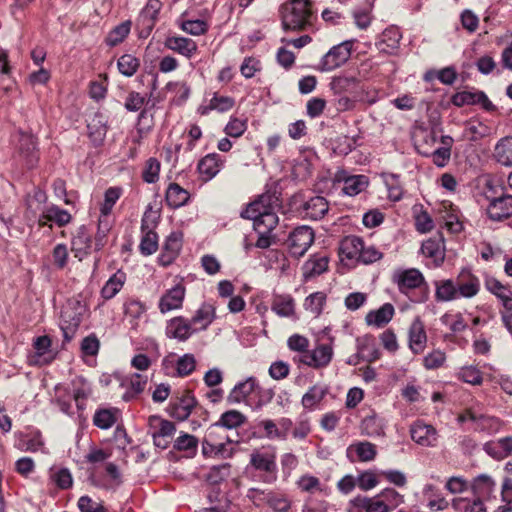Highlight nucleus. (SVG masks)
Instances as JSON below:
<instances>
[{
	"label": "nucleus",
	"mask_w": 512,
	"mask_h": 512,
	"mask_svg": "<svg viewBox=\"0 0 512 512\" xmlns=\"http://www.w3.org/2000/svg\"><path fill=\"white\" fill-rule=\"evenodd\" d=\"M274 490H262L258 488H251L247 490L246 497L253 502L256 507L267 505Z\"/></svg>",
	"instance_id": "nucleus-61"
},
{
	"label": "nucleus",
	"mask_w": 512,
	"mask_h": 512,
	"mask_svg": "<svg viewBox=\"0 0 512 512\" xmlns=\"http://www.w3.org/2000/svg\"><path fill=\"white\" fill-rule=\"evenodd\" d=\"M455 283L459 297L470 298L479 293L480 280L468 269L458 274Z\"/></svg>",
	"instance_id": "nucleus-20"
},
{
	"label": "nucleus",
	"mask_w": 512,
	"mask_h": 512,
	"mask_svg": "<svg viewBox=\"0 0 512 512\" xmlns=\"http://www.w3.org/2000/svg\"><path fill=\"white\" fill-rule=\"evenodd\" d=\"M78 508L81 512H108L107 508L101 502H95L87 495H83L78 500Z\"/></svg>",
	"instance_id": "nucleus-64"
},
{
	"label": "nucleus",
	"mask_w": 512,
	"mask_h": 512,
	"mask_svg": "<svg viewBox=\"0 0 512 512\" xmlns=\"http://www.w3.org/2000/svg\"><path fill=\"white\" fill-rule=\"evenodd\" d=\"M272 311L282 318H290L295 314V301L289 294H276L271 303Z\"/></svg>",
	"instance_id": "nucleus-27"
},
{
	"label": "nucleus",
	"mask_w": 512,
	"mask_h": 512,
	"mask_svg": "<svg viewBox=\"0 0 512 512\" xmlns=\"http://www.w3.org/2000/svg\"><path fill=\"white\" fill-rule=\"evenodd\" d=\"M359 79L354 76H336L330 82V88L334 95L353 93L359 85Z\"/></svg>",
	"instance_id": "nucleus-36"
},
{
	"label": "nucleus",
	"mask_w": 512,
	"mask_h": 512,
	"mask_svg": "<svg viewBox=\"0 0 512 512\" xmlns=\"http://www.w3.org/2000/svg\"><path fill=\"white\" fill-rule=\"evenodd\" d=\"M276 228L277 226H269L266 232H258V238L255 246L260 249H267L271 245L281 244L283 238H281L277 232H274Z\"/></svg>",
	"instance_id": "nucleus-52"
},
{
	"label": "nucleus",
	"mask_w": 512,
	"mask_h": 512,
	"mask_svg": "<svg viewBox=\"0 0 512 512\" xmlns=\"http://www.w3.org/2000/svg\"><path fill=\"white\" fill-rule=\"evenodd\" d=\"M42 216L46 221L54 222L55 224H68L72 219L68 211L55 205L43 210Z\"/></svg>",
	"instance_id": "nucleus-51"
},
{
	"label": "nucleus",
	"mask_w": 512,
	"mask_h": 512,
	"mask_svg": "<svg viewBox=\"0 0 512 512\" xmlns=\"http://www.w3.org/2000/svg\"><path fill=\"white\" fill-rule=\"evenodd\" d=\"M42 446L43 440L40 431L22 435L15 444V447L21 452L31 453H36Z\"/></svg>",
	"instance_id": "nucleus-41"
},
{
	"label": "nucleus",
	"mask_w": 512,
	"mask_h": 512,
	"mask_svg": "<svg viewBox=\"0 0 512 512\" xmlns=\"http://www.w3.org/2000/svg\"><path fill=\"white\" fill-rule=\"evenodd\" d=\"M411 438L414 442L425 447L437 445L438 432L432 425L426 424L423 420H417L410 429Z\"/></svg>",
	"instance_id": "nucleus-15"
},
{
	"label": "nucleus",
	"mask_w": 512,
	"mask_h": 512,
	"mask_svg": "<svg viewBox=\"0 0 512 512\" xmlns=\"http://www.w3.org/2000/svg\"><path fill=\"white\" fill-rule=\"evenodd\" d=\"M204 438L207 441L213 442L219 446H224L226 448L228 444L232 443V440L229 438L226 430L217 425H211L209 428H207Z\"/></svg>",
	"instance_id": "nucleus-55"
},
{
	"label": "nucleus",
	"mask_w": 512,
	"mask_h": 512,
	"mask_svg": "<svg viewBox=\"0 0 512 512\" xmlns=\"http://www.w3.org/2000/svg\"><path fill=\"white\" fill-rule=\"evenodd\" d=\"M126 282V273L119 269L113 273L100 290V296L105 301L111 300L120 293Z\"/></svg>",
	"instance_id": "nucleus-24"
},
{
	"label": "nucleus",
	"mask_w": 512,
	"mask_h": 512,
	"mask_svg": "<svg viewBox=\"0 0 512 512\" xmlns=\"http://www.w3.org/2000/svg\"><path fill=\"white\" fill-rule=\"evenodd\" d=\"M277 456L274 452H252L250 467L253 469L252 479L265 484H273L278 479Z\"/></svg>",
	"instance_id": "nucleus-5"
},
{
	"label": "nucleus",
	"mask_w": 512,
	"mask_h": 512,
	"mask_svg": "<svg viewBox=\"0 0 512 512\" xmlns=\"http://www.w3.org/2000/svg\"><path fill=\"white\" fill-rule=\"evenodd\" d=\"M394 316V307L390 303H385L376 310H371L365 316V322L368 326L376 328L385 327Z\"/></svg>",
	"instance_id": "nucleus-23"
},
{
	"label": "nucleus",
	"mask_w": 512,
	"mask_h": 512,
	"mask_svg": "<svg viewBox=\"0 0 512 512\" xmlns=\"http://www.w3.org/2000/svg\"><path fill=\"white\" fill-rule=\"evenodd\" d=\"M325 302L326 295L324 292H313L306 297L304 307L307 311L319 316L322 313Z\"/></svg>",
	"instance_id": "nucleus-54"
},
{
	"label": "nucleus",
	"mask_w": 512,
	"mask_h": 512,
	"mask_svg": "<svg viewBox=\"0 0 512 512\" xmlns=\"http://www.w3.org/2000/svg\"><path fill=\"white\" fill-rule=\"evenodd\" d=\"M185 287L181 284L175 285L167 290L159 301V309L162 314L182 307L185 298Z\"/></svg>",
	"instance_id": "nucleus-21"
},
{
	"label": "nucleus",
	"mask_w": 512,
	"mask_h": 512,
	"mask_svg": "<svg viewBox=\"0 0 512 512\" xmlns=\"http://www.w3.org/2000/svg\"><path fill=\"white\" fill-rule=\"evenodd\" d=\"M102 245V237L94 238L92 232H88L85 226H80L72 239L71 249L74 257L82 260L92 251L99 250Z\"/></svg>",
	"instance_id": "nucleus-9"
},
{
	"label": "nucleus",
	"mask_w": 512,
	"mask_h": 512,
	"mask_svg": "<svg viewBox=\"0 0 512 512\" xmlns=\"http://www.w3.org/2000/svg\"><path fill=\"white\" fill-rule=\"evenodd\" d=\"M314 241V232L310 226H296L288 235L286 244L291 257L299 258L306 254Z\"/></svg>",
	"instance_id": "nucleus-8"
},
{
	"label": "nucleus",
	"mask_w": 512,
	"mask_h": 512,
	"mask_svg": "<svg viewBox=\"0 0 512 512\" xmlns=\"http://www.w3.org/2000/svg\"><path fill=\"white\" fill-rule=\"evenodd\" d=\"M280 207L278 197L270 192L258 196L250 202L240 216L245 220L253 221L254 224H278L279 218L276 210Z\"/></svg>",
	"instance_id": "nucleus-1"
},
{
	"label": "nucleus",
	"mask_w": 512,
	"mask_h": 512,
	"mask_svg": "<svg viewBox=\"0 0 512 512\" xmlns=\"http://www.w3.org/2000/svg\"><path fill=\"white\" fill-rule=\"evenodd\" d=\"M198 404L197 399L193 396L191 390H184L180 396H176L168 406L170 416L182 421L186 420L192 409Z\"/></svg>",
	"instance_id": "nucleus-11"
},
{
	"label": "nucleus",
	"mask_w": 512,
	"mask_h": 512,
	"mask_svg": "<svg viewBox=\"0 0 512 512\" xmlns=\"http://www.w3.org/2000/svg\"><path fill=\"white\" fill-rule=\"evenodd\" d=\"M493 157L504 166H512V137H504L494 148Z\"/></svg>",
	"instance_id": "nucleus-40"
},
{
	"label": "nucleus",
	"mask_w": 512,
	"mask_h": 512,
	"mask_svg": "<svg viewBox=\"0 0 512 512\" xmlns=\"http://www.w3.org/2000/svg\"><path fill=\"white\" fill-rule=\"evenodd\" d=\"M131 21H124L117 25L107 36L106 43L109 46H116L121 43L129 34Z\"/></svg>",
	"instance_id": "nucleus-57"
},
{
	"label": "nucleus",
	"mask_w": 512,
	"mask_h": 512,
	"mask_svg": "<svg viewBox=\"0 0 512 512\" xmlns=\"http://www.w3.org/2000/svg\"><path fill=\"white\" fill-rule=\"evenodd\" d=\"M328 209V202L325 198L313 197L304 206L305 217L312 221H318L328 212Z\"/></svg>",
	"instance_id": "nucleus-38"
},
{
	"label": "nucleus",
	"mask_w": 512,
	"mask_h": 512,
	"mask_svg": "<svg viewBox=\"0 0 512 512\" xmlns=\"http://www.w3.org/2000/svg\"><path fill=\"white\" fill-rule=\"evenodd\" d=\"M451 505L455 512H487L485 502L473 496L472 498L456 497Z\"/></svg>",
	"instance_id": "nucleus-35"
},
{
	"label": "nucleus",
	"mask_w": 512,
	"mask_h": 512,
	"mask_svg": "<svg viewBox=\"0 0 512 512\" xmlns=\"http://www.w3.org/2000/svg\"><path fill=\"white\" fill-rule=\"evenodd\" d=\"M485 288L498 298L502 307L512 306V291L508 285H504L495 278L485 280Z\"/></svg>",
	"instance_id": "nucleus-30"
},
{
	"label": "nucleus",
	"mask_w": 512,
	"mask_h": 512,
	"mask_svg": "<svg viewBox=\"0 0 512 512\" xmlns=\"http://www.w3.org/2000/svg\"><path fill=\"white\" fill-rule=\"evenodd\" d=\"M379 500L383 501L389 511L397 508L403 503V496L391 488H387L376 495Z\"/></svg>",
	"instance_id": "nucleus-60"
},
{
	"label": "nucleus",
	"mask_w": 512,
	"mask_h": 512,
	"mask_svg": "<svg viewBox=\"0 0 512 512\" xmlns=\"http://www.w3.org/2000/svg\"><path fill=\"white\" fill-rule=\"evenodd\" d=\"M122 193L119 187H110L104 194V202L101 204L100 212L101 217L108 216L117 200L120 198Z\"/></svg>",
	"instance_id": "nucleus-58"
},
{
	"label": "nucleus",
	"mask_w": 512,
	"mask_h": 512,
	"mask_svg": "<svg viewBox=\"0 0 512 512\" xmlns=\"http://www.w3.org/2000/svg\"><path fill=\"white\" fill-rule=\"evenodd\" d=\"M422 253L424 256L433 260L436 265H441L445 257L444 235L440 230L425 240L422 244Z\"/></svg>",
	"instance_id": "nucleus-17"
},
{
	"label": "nucleus",
	"mask_w": 512,
	"mask_h": 512,
	"mask_svg": "<svg viewBox=\"0 0 512 512\" xmlns=\"http://www.w3.org/2000/svg\"><path fill=\"white\" fill-rule=\"evenodd\" d=\"M149 434L155 447L165 450L173 442L176 426L161 416H151L148 419Z\"/></svg>",
	"instance_id": "nucleus-6"
},
{
	"label": "nucleus",
	"mask_w": 512,
	"mask_h": 512,
	"mask_svg": "<svg viewBox=\"0 0 512 512\" xmlns=\"http://www.w3.org/2000/svg\"><path fill=\"white\" fill-rule=\"evenodd\" d=\"M333 348L326 343H320L313 350H308L305 354L294 356L293 361L297 364L312 367L314 369H321L328 366L333 359Z\"/></svg>",
	"instance_id": "nucleus-7"
},
{
	"label": "nucleus",
	"mask_w": 512,
	"mask_h": 512,
	"mask_svg": "<svg viewBox=\"0 0 512 512\" xmlns=\"http://www.w3.org/2000/svg\"><path fill=\"white\" fill-rule=\"evenodd\" d=\"M222 160L217 153H211L203 157L197 166L198 172L204 181L211 180L220 170Z\"/></svg>",
	"instance_id": "nucleus-25"
},
{
	"label": "nucleus",
	"mask_w": 512,
	"mask_h": 512,
	"mask_svg": "<svg viewBox=\"0 0 512 512\" xmlns=\"http://www.w3.org/2000/svg\"><path fill=\"white\" fill-rule=\"evenodd\" d=\"M328 388L323 384H314L302 397V405L305 409L313 411L324 400Z\"/></svg>",
	"instance_id": "nucleus-32"
},
{
	"label": "nucleus",
	"mask_w": 512,
	"mask_h": 512,
	"mask_svg": "<svg viewBox=\"0 0 512 512\" xmlns=\"http://www.w3.org/2000/svg\"><path fill=\"white\" fill-rule=\"evenodd\" d=\"M142 255L150 256L158 250V234L148 230L139 244Z\"/></svg>",
	"instance_id": "nucleus-59"
},
{
	"label": "nucleus",
	"mask_w": 512,
	"mask_h": 512,
	"mask_svg": "<svg viewBox=\"0 0 512 512\" xmlns=\"http://www.w3.org/2000/svg\"><path fill=\"white\" fill-rule=\"evenodd\" d=\"M87 312L88 306L80 296L69 298L61 307L59 326L65 343L73 339Z\"/></svg>",
	"instance_id": "nucleus-3"
},
{
	"label": "nucleus",
	"mask_w": 512,
	"mask_h": 512,
	"mask_svg": "<svg viewBox=\"0 0 512 512\" xmlns=\"http://www.w3.org/2000/svg\"><path fill=\"white\" fill-rule=\"evenodd\" d=\"M189 199V193L176 183H171L166 191V201L171 207H180Z\"/></svg>",
	"instance_id": "nucleus-48"
},
{
	"label": "nucleus",
	"mask_w": 512,
	"mask_h": 512,
	"mask_svg": "<svg viewBox=\"0 0 512 512\" xmlns=\"http://www.w3.org/2000/svg\"><path fill=\"white\" fill-rule=\"evenodd\" d=\"M470 490L473 497L489 502L496 498V481L489 475L481 474L472 479Z\"/></svg>",
	"instance_id": "nucleus-16"
},
{
	"label": "nucleus",
	"mask_w": 512,
	"mask_h": 512,
	"mask_svg": "<svg viewBox=\"0 0 512 512\" xmlns=\"http://www.w3.org/2000/svg\"><path fill=\"white\" fill-rule=\"evenodd\" d=\"M280 14L284 30H305L312 24V3L310 0H288L281 5Z\"/></svg>",
	"instance_id": "nucleus-2"
},
{
	"label": "nucleus",
	"mask_w": 512,
	"mask_h": 512,
	"mask_svg": "<svg viewBox=\"0 0 512 512\" xmlns=\"http://www.w3.org/2000/svg\"><path fill=\"white\" fill-rule=\"evenodd\" d=\"M173 448L177 452H185L189 456H193L198 450V439L188 433L182 432L173 441Z\"/></svg>",
	"instance_id": "nucleus-43"
},
{
	"label": "nucleus",
	"mask_w": 512,
	"mask_h": 512,
	"mask_svg": "<svg viewBox=\"0 0 512 512\" xmlns=\"http://www.w3.org/2000/svg\"><path fill=\"white\" fill-rule=\"evenodd\" d=\"M399 291L414 303H424L429 298V286L425 277L416 268L402 271L398 276Z\"/></svg>",
	"instance_id": "nucleus-4"
},
{
	"label": "nucleus",
	"mask_w": 512,
	"mask_h": 512,
	"mask_svg": "<svg viewBox=\"0 0 512 512\" xmlns=\"http://www.w3.org/2000/svg\"><path fill=\"white\" fill-rule=\"evenodd\" d=\"M401 33L395 26H391L385 29L380 40L376 43V46L380 52L391 54L399 47Z\"/></svg>",
	"instance_id": "nucleus-26"
},
{
	"label": "nucleus",
	"mask_w": 512,
	"mask_h": 512,
	"mask_svg": "<svg viewBox=\"0 0 512 512\" xmlns=\"http://www.w3.org/2000/svg\"><path fill=\"white\" fill-rule=\"evenodd\" d=\"M485 451L497 459L505 458L512 452V438L507 437L496 443L486 444Z\"/></svg>",
	"instance_id": "nucleus-49"
},
{
	"label": "nucleus",
	"mask_w": 512,
	"mask_h": 512,
	"mask_svg": "<svg viewBox=\"0 0 512 512\" xmlns=\"http://www.w3.org/2000/svg\"><path fill=\"white\" fill-rule=\"evenodd\" d=\"M215 319V307L210 303H204L196 314L189 320L198 331H204Z\"/></svg>",
	"instance_id": "nucleus-34"
},
{
	"label": "nucleus",
	"mask_w": 512,
	"mask_h": 512,
	"mask_svg": "<svg viewBox=\"0 0 512 512\" xmlns=\"http://www.w3.org/2000/svg\"><path fill=\"white\" fill-rule=\"evenodd\" d=\"M119 72L126 76H133L140 67V60L131 54L122 55L117 61Z\"/></svg>",
	"instance_id": "nucleus-50"
},
{
	"label": "nucleus",
	"mask_w": 512,
	"mask_h": 512,
	"mask_svg": "<svg viewBox=\"0 0 512 512\" xmlns=\"http://www.w3.org/2000/svg\"><path fill=\"white\" fill-rule=\"evenodd\" d=\"M434 285H436L434 297L438 302H449L459 297L454 280H437Z\"/></svg>",
	"instance_id": "nucleus-39"
},
{
	"label": "nucleus",
	"mask_w": 512,
	"mask_h": 512,
	"mask_svg": "<svg viewBox=\"0 0 512 512\" xmlns=\"http://www.w3.org/2000/svg\"><path fill=\"white\" fill-rule=\"evenodd\" d=\"M369 184L365 175H353L344 180L343 192L348 196H355L364 191Z\"/></svg>",
	"instance_id": "nucleus-44"
},
{
	"label": "nucleus",
	"mask_w": 512,
	"mask_h": 512,
	"mask_svg": "<svg viewBox=\"0 0 512 512\" xmlns=\"http://www.w3.org/2000/svg\"><path fill=\"white\" fill-rule=\"evenodd\" d=\"M162 364L167 372L168 369L172 368L178 377H187L194 371L197 361L193 354L177 356V354L172 353L164 357Z\"/></svg>",
	"instance_id": "nucleus-12"
},
{
	"label": "nucleus",
	"mask_w": 512,
	"mask_h": 512,
	"mask_svg": "<svg viewBox=\"0 0 512 512\" xmlns=\"http://www.w3.org/2000/svg\"><path fill=\"white\" fill-rule=\"evenodd\" d=\"M182 246V233L181 232H172L166 238L164 243V252L163 257H168L165 264H169L174 260Z\"/></svg>",
	"instance_id": "nucleus-46"
},
{
	"label": "nucleus",
	"mask_w": 512,
	"mask_h": 512,
	"mask_svg": "<svg viewBox=\"0 0 512 512\" xmlns=\"http://www.w3.org/2000/svg\"><path fill=\"white\" fill-rule=\"evenodd\" d=\"M196 332H198V329L193 327L189 319L184 317L171 318L167 321L165 327V335L179 342H186Z\"/></svg>",
	"instance_id": "nucleus-13"
},
{
	"label": "nucleus",
	"mask_w": 512,
	"mask_h": 512,
	"mask_svg": "<svg viewBox=\"0 0 512 512\" xmlns=\"http://www.w3.org/2000/svg\"><path fill=\"white\" fill-rule=\"evenodd\" d=\"M487 214L492 221H503L512 215V195H501L490 201Z\"/></svg>",
	"instance_id": "nucleus-19"
},
{
	"label": "nucleus",
	"mask_w": 512,
	"mask_h": 512,
	"mask_svg": "<svg viewBox=\"0 0 512 512\" xmlns=\"http://www.w3.org/2000/svg\"><path fill=\"white\" fill-rule=\"evenodd\" d=\"M117 408H98L93 416V424L99 429H110L118 420Z\"/></svg>",
	"instance_id": "nucleus-37"
},
{
	"label": "nucleus",
	"mask_w": 512,
	"mask_h": 512,
	"mask_svg": "<svg viewBox=\"0 0 512 512\" xmlns=\"http://www.w3.org/2000/svg\"><path fill=\"white\" fill-rule=\"evenodd\" d=\"M408 348L414 355L423 353L427 344V332L425 324L419 317L414 318L408 328Z\"/></svg>",
	"instance_id": "nucleus-14"
},
{
	"label": "nucleus",
	"mask_w": 512,
	"mask_h": 512,
	"mask_svg": "<svg viewBox=\"0 0 512 512\" xmlns=\"http://www.w3.org/2000/svg\"><path fill=\"white\" fill-rule=\"evenodd\" d=\"M246 420V417L237 410H229L222 414L219 420L213 425L220 426V428L226 429H238L241 427Z\"/></svg>",
	"instance_id": "nucleus-45"
},
{
	"label": "nucleus",
	"mask_w": 512,
	"mask_h": 512,
	"mask_svg": "<svg viewBox=\"0 0 512 512\" xmlns=\"http://www.w3.org/2000/svg\"><path fill=\"white\" fill-rule=\"evenodd\" d=\"M202 453L206 457H228L231 455V452L224 446H219L207 439H203L202 442Z\"/></svg>",
	"instance_id": "nucleus-63"
},
{
	"label": "nucleus",
	"mask_w": 512,
	"mask_h": 512,
	"mask_svg": "<svg viewBox=\"0 0 512 512\" xmlns=\"http://www.w3.org/2000/svg\"><path fill=\"white\" fill-rule=\"evenodd\" d=\"M328 269V257L326 255H312L304 263L303 274L306 280L316 278Z\"/></svg>",
	"instance_id": "nucleus-29"
},
{
	"label": "nucleus",
	"mask_w": 512,
	"mask_h": 512,
	"mask_svg": "<svg viewBox=\"0 0 512 512\" xmlns=\"http://www.w3.org/2000/svg\"><path fill=\"white\" fill-rule=\"evenodd\" d=\"M351 448L357 453L358 459L361 462L373 461L377 455L376 445L372 442L361 441L354 444L349 449Z\"/></svg>",
	"instance_id": "nucleus-53"
},
{
	"label": "nucleus",
	"mask_w": 512,
	"mask_h": 512,
	"mask_svg": "<svg viewBox=\"0 0 512 512\" xmlns=\"http://www.w3.org/2000/svg\"><path fill=\"white\" fill-rule=\"evenodd\" d=\"M352 42L344 41L333 46L321 59L318 69L332 71L343 65L351 56Z\"/></svg>",
	"instance_id": "nucleus-10"
},
{
	"label": "nucleus",
	"mask_w": 512,
	"mask_h": 512,
	"mask_svg": "<svg viewBox=\"0 0 512 512\" xmlns=\"http://www.w3.org/2000/svg\"><path fill=\"white\" fill-rule=\"evenodd\" d=\"M489 374H484L481 372L478 368L475 366H463L459 369L457 372L458 379L473 385V386H479L482 384L484 378L488 376Z\"/></svg>",
	"instance_id": "nucleus-47"
},
{
	"label": "nucleus",
	"mask_w": 512,
	"mask_h": 512,
	"mask_svg": "<svg viewBox=\"0 0 512 512\" xmlns=\"http://www.w3.org/2000/svg\"><path fill=\"white\" fill-rule=\"evenodd\" d=\"M350 505L362 508L365 512H390L385 503L379 500L376 495L371 498L358 496L350 501Z\"/></svg>",
	"instance_id": "nucleus-42"
},
{
	"label": "nucleus",
	"mask_w": 512,
	"mask_h": 512,
	"mask_svg": "<svg viewBox=\"0 0 512 512\" xmlns=\"http://www.w3.org/2000/svg\"><path fill=\"white\" fill-rule=\"evenodd\" d=\"M364 249V243L361 238L348 236L340 242L339 257L340 261L359 260Z\"/></svg>",
	"instance_id": "nucleus-22"
},
{
	"label": "nucleus",
	"mask_w": 512,
	"mask_h": 512,
	"mask_svg": "<svg viewBox=\"0 0 512 512\" xmlns=\"http://www.w3.org/2000/svg\"><path fill=\"white\" fill-rule=\"evenodd\" d=\"M19 152L25 158L29 168L34 167L38 161L36 141L32 135L22 133L19 138Z\"/></svg>",
	"instance_id": "nucleus-33"
},
{
	"label": "nucleus",
	"mask_w": 512,
	"mask_h": 512,
	"mask_svg": "<svg viewBox=\"0 0 512 512\" xmlns=\"http://www.w3.org/2000/svg\"><path fill=\"white\" fill-rule=\"evenodd\" d=\"M160 162L156 158H149L142 172V178L147 183H155L159 178Z\"/></svg>",
	"instance_id": "nucleus-62"
},
{
	"label": "nucleus",
	"mask_w": 512,
	"mask_h": 512,
	"mask_svg": "<svg viewBox=\"0 0 512 512\" xmlns=\"http://www.w3.org/2000/svg\"><path fill=\"white\" fill-rule=\"evenodd\" d=\"M258 379L255 377H248L243 381L236 384L235 387L230 390L227 396V402L230 405L240 404L246 401L247 397L258 389Z\"/></svg>",
	"instance_id": "nucleus-18"
},
{
	"label": "nucleus",
	"mask_w": 512,
	"mask_h": 512,
	"mask_svg": "<svg viewBox=\"0 0 512 512\" xmlns=\"http://www.w3.org/2000/svg\"><path fill=\"white\" fill-rule=\"evenodd\" d=\"M47 201V195L44 190L34 187L32 192L26 197L27 209L33 214H37L41 210V205Z\"/></svg>",
	"instance_id": "nucleus-56"
},
{
	"label": "nucleus",
	"mask_w": 512,
	"mask_h": 512,
	"mask_svg": "<svg viewBox=\"0 0 512 512\" xmlns=\"http://www.w3.org/2000/svg\"><path fill=\"white\" fill-rule=\"evenodd\" d=\"M161 7L162 3L160 0H148L146 6L143 8L139 17V24L143 26V30H146L147 35L153 29Z\"/></svg>",
	"instance_id": "nucleus-31"
},
{
	"label": "nucleus",
	"mask_w": 512,
	"mask_h": 512,
	"mask_svg": "<svg viewBox=\"0 0 512 512\" xmlns=\"http://www.w3.org/2000/svg\"><path fill=\"white\" fill-rule=\"evenodd\" d=\"M165 46L187 58L197 51V44L190 38L170 36L165 40Z\"/></svg>",
	"instance_id": "nucleus-28"
}]
</instances>
